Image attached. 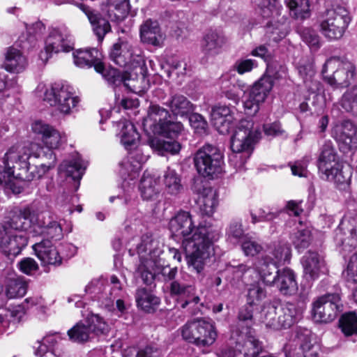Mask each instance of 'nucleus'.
<instances>
[{
    "mask_svg": "<svg viewBox=\"0 0 357 357\" xmlns=\"http://www.w3.org/2000/svg\"><path fill=\"white\" fill-rule=\"evenodd\" d=\"M114 123L120 129L121 142L124 147L127 150L135 149L139 140V134L135 126L125 119Z\"/></svg>",
    "mask_w": 357,
    "mask_h": 357,
    "instance_id": "nucleus-33",
    "label": "nucleus"
},
{
    "mask_svg": "<svg viewBox=\"0 0 357 357\" xmlns=\"http://www.w3.org/2000/svg\"><path fill=\"white\" fill-rule=\"evenodd\" d=\"M192 192L198 195L197 202L203 215H211L218 205V195L215 190L203 178L194 179Z\"/></svg>",
    "mask_w": 357,
    "mask_h": 357,
    "instance_id": "nucleus-14",
    "label": "nucleus"
},
{
    "mask_svg": "<svg viewBox=\"0 0 357 357\" xmlns=\"http://www.w3.org/2000/svg\"><path fill=\"white\" fill-rule=\"evenodd\" d=\"M255 324L252 306L246 303L238 311L236 328L240 334L247 335L252 333V327Z\"/></svg>",
    "mask_w": 357,
    "mask_h": 357,
    "instance_id": "nucleus-43",
    "label": "nucleus"
},
{
    "mask_svg": "<svg viewBox=\"0 0 357 357\" xmlns=\"http://www.w3.org/2000/svg\"><path fill=\"white\" fill-rule=\"evenodd\" d=\"M98 73L101 74L109 84L114 86H119L123 84L126 89L132 92H136L135 86L134 85H130L129 83L130 79L128 73H122L118 69L114 68H109L107 69L103 63L102 70Z\"/></svg>",
    "mask_w": 357,
    "mask_h": 357,
    "instance_id": "nucleus-39",
    "label": "nucleus"
},
{
    "mask_svg": "<svg viewBox=\"0 0 357 357\" xmlns=\"http://www.w3.org/2000/svg\"><path fill=\"white\" fill-rule=\"evenodd\" d=\"M262 322L267 328L272 330L282 329L279 316H277L276 308L274 307H268L263 314Z\"/></svg>",
    "mask_w": 357,
    "mask_h": 357,
    "instance_id": "nucleus-63",
    "label": "nucleus"
},
{
    "mask_svg": "<svg viewBox=\"0 0 357 357\" xmlns=\"http://www.w3.org/2000/svg\"><path fill=\"white\" fill-rule=\"evenodd\" d=\"M312 305L314 319L324 323L333 321L343 310L340 294L337 291L320 296Z\"/></svg>",
    "mask_w": 357,
    "mask_h": 357,
    "instance_id": "nucleus-11",
    "label": "nucleus"
},
{
    "mask_svg": "<svg viewBox=\"0 0 357 357\" xmlns=\"http://www.w3.org/2000/svg\"><path fill=\"white\" fill-rule=\"evenodd\" d=\"M282 211V210L275 211H266L261 208L258 209L257 213L250 211L251 222L252 224H257L261 222H271L278 218Z\"/></svg>",
    "mask_w": 357,
    "mask_h": 357,
    "instance_id": "nucleus-62",
    "label": "nucleus"
},
{
    "mask_svg": "<svg viewBox=\"0 0 357 357\" xmlns=\"http://www.w3.org/2000/svg\"><path fill=\"white\" fill-rule=\"evenodd\" d=\"M35 218V213L29 206L17 207L10 212L8 220L0 223V226L5 227L10 231H18L22 232L31 228L32 230L33 220Z\"/></svg>",
    "mask_w": 357,
    "mask_h": 357,
    "instance_id": "nucleus-17",
    "label": "nucleus"
},
{
    "mask_svg": "<svg viewBox=\"0 0 357 357\" xmlns=\"http://www.w3.org/2000/svg\"><path fill=\"white\" fill-rule=\"evenodd\" d=\"M139 190L144 200H151L159 193L156 179L151 175L144 174L140 180Z\"/></svg>",
    "mask_w": 357,
    "mask_h": 357,
    "instance_id": "nucleus-48",
    "label": "nucleus"
},
{
    "mask_svg": "<svg viewBox=\"0 0 357 357\" xmlns=\"http://www.w3.org/2000/svg\"><path fill=\"white\" fill-rule=\"evenodd\" d=\"M234 107L219 105L213 107L211 116L214 126L220 134H227L234 126Z\"/></svg>",
    "mask_w": 357,
    "mask_h": 357,
    "instance_id": "nucleus-23",
    "label": "nucleus"
},
{
    "mask_svg": "<svg viewBox=\"0 0 357 357\" xmlns=\"http://www.w3.org/2000/svg\"><path fill=\"white\" fill-rule=\"evenodd\" d=\"M339 103L345 112L357 118V86L347 90L342 96Z\"/></svg>",
    "mask_w": 357,
    "mask_h": 357,
    "instance_id": "nucleus-51",
    "label": "nucleus"
},
{
    "mask_svg": "<svg viewBox=\"0 0 357 357\" xmlns=\"http://www.w3.org/2000/svg\"><path fill=\"white\" fill-rule=\"evenodd\" d=\"M339 326L346 336L357 333V314L354 312L343 314L339 320Z\"/></svg>",
    "mask_w": 357,
    "mask_h": 357,
    "instance_id": "nucleus-56",
    "label": "nucleus"
},
{
    "mask_svg": "<svg viewBox=\"0 0 357 357\" xmlns=\"http://www.w3.org/2000/svg\"><path fill=\"white\" fill-rule=\"evenodd\" d=\"M31 128L34 133L41 136L43 142L47 148L52 150L61 144L62 137L53 126L42 121H37L32 124Z\"/></svg>",
    "mask_w": 357,
    "mask_h": 357,
    "instance_id": "nucleus-27",
    "label": "nucleus"
},
{
    "mask_svg": "<svg viewBox=\"0 0 357 357\" xmlns=\"http://www.w3.org/2000/svg\"><path fill=\"white\" fill-rule=\"evenodd\" d=\"M266 34L271 40L278 43L285 37L287 31L284 24L270 22L267 23Z\"/></svg>",
    "mask_w": 357,
    "mask_h": 357,
    "instance_id": "nucleus-61",
    "label": "nucleus"
},
{
    "mask_svg": "<svg viewBox=\"0 0 357 357\" xmlns=\"http://www.w3.org/2000/svg\"><path fill=\"white\" fill-rule=\"evenodd\" d=\"M220 90L222 96L232 100L235 104L240 101V95L236 90V85H232L230 82V76L224 75L220 78Z\"/></svg>",
    "mask_w": 357,
    "mask_h": 357,
    "instance_id": "nucleus-55",
    "label": "nucleus"
},
{
    "mask_svg": "<svg viewBox=\"0 0 357 357\" xmlns=\"http://www.w3.org/2000/svg\"><path fill=\"white\" fill-rule=\"evenodd\" d=\"M170 294L176 297V306L179 309L186 310L192 315H195L200 311L201 299L196 295L195 288L190 284L174 280L169 287Z\"/></svg>",
    "mask_w": 357,
    "mask_h": 357,
    "instance_id": "nucleus-12",
    "label": "nucleus"
},
{
    "mask_svg": "<svg viewBox=\"0 0 357 357\" xmlns=\"http://www.w3.org/2000/svg\"><path fill=\"white\" fill-rule=\"evenodd\" d=\"M302 316V310L296 304L286 303L281 309L279 314L282 328H289L296 324Z\"/></svg>",
    "mask_w": 357,
    "mask_h": 357,
    "instance_id": "nucleus-41",
    "label": "nucleus"
},
{
    "mask_svg": "<svg viewBox=\"0 0 357 357\" xmlns=\"http://www.w3.org/2000/svg\"><path fill=\"white\" fill-rule=\"evenodd\" d=\"M28 284L22 278L13 275L6 278L5 294L9 299L23 297L27 291Z\"/></svg>",
    "mask_w": 357,
    "mask_h": 357,
    "instance_id": "nucleus-40",
    "label": "nucleus"
},
{
    "mask_svg": "<svg viewBox=\"0 0 357 357\" xmlns=\"http://www.w3.org/2000/svg\"><path fill=\"white\" fill-rule=\"evenodd\" d=\"M25 314V309L22 305H17L0 312V335L6 333L10 328H15Z\"/></svg>",
    "mask_w": 357,
    "mask_h": 357,
    "instance_id": "nucleus-35",
    "label": "nucleus"
},
{
    "mask_svg": "<svg viewBox=\"0 0 357 357\" xmlns=\"http://www.w3.org/2000/svg\"><path fill=\"white\" fill-rule=\"evenodd\" d=\"M226 43L225 36L213 30L208 31L203 38L202 51L205 55L213 56L220 52V49Z\"/></svg>",
    "mask_w": 357,
    "mask_h": 357,
    "instance_id": "nucleus-36",
    "label": "nucleus"
},
{
    "mask_svg": "<svg viewBox=\"0 0 357 357\" xmlns=\"http://www.w3.org/2000/svg\"><path fill=\"white\" fill-rule=\"evenodd\" d=\"M250 126L246 121H240L231 138L232 153L229 155V161L236 169L244 166L253 150L255 139Z\"/></svg>",
    "mask_w": 357,
    "mask_h": 357,
    "instance_id": "nucleus-5",
    "label": "nucleus"
},
{
    "mask_svg": "<svg viewBox=\"0 0 357 357\" xmlns=\"http://www.w3.org/2000/svg\"><path fill=\"white\" fill-rule=\"evenodd\" d=\"M280 78V75L275 67L271 63L267 64L264 74L252 84L243 101V107L248 114L255 115L258 112L260 105L272 90L275 80Z\"/></svg>",
    "mask_w": 357,
    "mask_h": 357,
    "instance_id": "nucleus-3",
    "label": "nucleus"
},
{
    "mask_svg": "<svg viewBox=\"0 0 357 357\" xmlns=\"http://www.w3.org/2000/svg\"><path fill=\"white\" fill-rule=\"evenodd\" d=\"M194 163L199 175L214 178L222 172L223 155L218 147L207 144L197 150Z\"/></svg>",
    "mask_w": 357,
    "mask_h": 357,
    "instance_id": "nucleus-7",
    "label": "nucleus"
},
{
    "mask_svg": "<svg viewBox=\"0 0 357 357\" xmlns=\"http://www.w3.org/2000/svg\"><path fill=\"white\" fill-rule=\"evenodd\" d=\"M149 116L151 119L156 123L155 128L159 126L160 123H165L167 119L172 118L169 109H165L158 105H150Z\"/></svg>",
    "mask_w": 357,
    "mask_h": 357,
    "instance_id": "nucleus-60",
    "label": "nucleus"
},
{
    "mask_svg": "<svg viewBox=\"0 0 357 357\" xmlns=\"http://www.w3.org/2000/svg\"><path fill=\"white\" fill-rule=\"evenodd\" d=\"M44 100L64 114H70L79 102V98L74 96L73 88L63 81L52 84L45 92Z\"/></svg>",
    "mask_w": 357,
    "mask_h": 357,
    "instance_id": "nucleus-9",
    "label": "nucleus"
},
{
    "mask_svg": "<svg viewBox=\"0 0 357 357\" xmlns=\"http://www.w3.org/2000/svg\"><path fill=\"white\" fill-rule=\"evenodd\" d=\"M171 114L174 116H188L194 112V105L183 95L175 93L164 101Z\"/></svg>",
    "mask_w": 357,
    "mask_h": 357,
    "instance_id": "nucleus-30",
    "label": "nucleus"
},
{
    "mask_svg": "<svg viewBox=\"0 0 357 357\" xmlns=\"http://www.w3.org/2000/svg\"><path fill=\"white\" fill-rule=\"evenodd\" d=\"M245 237L241 219H232L226 230L227 241L232 244H236Z\"/></svg>",
    "mask_w": 357,
    "mask_h": 357,
    "instance_id": "nucleus-53",
    "label": "nucleus"
},
{
    "mask_svg": "<svg viewBox=\"0 0 357 357\" xmlns=\"http://www.w3.org/2000/svg\"><path fill=\"white\" fill-rule=\"evenodd\" d=\"M266 297V290L259 284H252L248 288L246 303L254 306L259 305Z\"/></svg>",
    "mask_w": 357,
    "mask_h": 357,
    "instance_id": "nucleus-57",
    "label": "nucleus"
},
{
    "mask_svg": "<svg viewBox=\"0 0 357 357\" xmlns=\"http://www.w3.org/2000/svg\"><path fill=\"white\" fill-rule=\"evenodd\" d=\"M109 59L116 65L128 68L144 65L142 50L135 43L126 38H119L110 47Z\"/></svg>",
    "mask_w": 357,
    "mask_h": 357,
    "instance_id": "nucleus-6",
    "label": "nucleus"
},
{
    "mask_svg": "<svg viewBox=\"0 0 357 357\" xmlns=\"http://www.w3.org/2000/svg\"><path fill=\"white\" fill-rule=\"evenodd\" d=\"M276 278L273 286L276 287L283 295H293L296 293L298 285L294 272L289 268H283L275 271Z\"/></svg>",
    "mask_w": 357,
    "mask_h": 357,
    "instance_id": "nucleus-31",
    "label": "nucleus"
},
{
    "mask_svg": "<svg viewBox=\"0 0 357 357\" xmlns=\"http://www.w3.org/2000/svg\"><path fill=\"white\" fill-rule=\"evenodd\" d=\"M32 248L44 266L58 267L61 265V258L58 248L54 246L51 241L42 239L40 242L34 243Z\"/></svg>",
    "mask_w": 357,
    "mask_h": 357,
    "instance_id": "nucleus-21",
    "label": "nucleus"
},
{
    "mask_svg": "<svg viewBox=\"0 0 357 357\" xmlns=\"http://www.w3.org/2000/svg\"><path fill=\"white\" fill-rule=\"evenodd\" d=\"M284 2L294 19L303 21L310 17L309 0H284Z\"/></svg>",
    "mask_w": 357,
    "mask_h": 357,
    "instance_id": "nucleus-46",
    "label": "nucleus"
},
{
    "mask_svg": "<svg viewBox=\"0 0 357 357\" xmlns=\"http://www.w3.org/2000/svg\"><path fill=\"white\" fill-rule=\"evenodd\" d=\"M251 269V266L247 264H229L226 269L228 278L234 282H238L243 279V275Z\"/></svg>",
    "mask_w": 357,
    "mask_h": 357,
    "instance_id": "nucleus-64",
    "label": "nucleus"
},
{
    "mask_svg": "<svg viewBox=\"0 0 357 357\" xmlns=\"http://www.w3.org/2000/svg\"><path fill=\"white\" fill-rule=\"evenodd\" d=\"M27 64L26 56L20 50L14 47L8 49L3 63L4 68L7 71L20 73L26 68Z\"/></svg>",
    "mask_w": 357,
    "mask_h": 357,
    "instance_id": "nucleus-37",
    "label": "nucleus"
},
{
    "mask_svg": "<svg viewBox=\"0 0 357 357\" xmlns=\"http://www.w3.org/2000/svg\"><path fill=\"white\" fill-rule=\"evenodd\" d=\"M130 151L127 158L120 164L119 173L124 181H132L137 178L142 165L148 159V156L138 149Z\"/></svg>",
    "mask_w": 357,
    "mask_h": 357,
    "instance_id": "nucleus-18",
    "label": "nucleus"
},
{
    "mask_svg": "<svg viewBox=\"0 0 357 357\" xmlns=\"http://www.w3.org/2000/svg\"><path fill=\"white\" fill-rule=\"evenodd\" d=\"M351 174L352 172L350 168H344L340 164L320 177L326 181H333L340 190H347L350 185Z\"/></svg>",
    "mask_w": 357,
    "mask_h": 357,
    "instance_id": "nucleus-32",
    "label": "nucleus"
},
{
    "mask_svg": "<svg viewBox=\"0 0 357 357\" xmlns=\"http://www.w3.org/2000/svg\"><path fill=\"white\" fill-rule=\"evenodd\" d=\"M73 36L65 28H54L50 32L45 40V50L47 54L69 52L73 50Z\"/></svg>",
    "mask_w": 357,
    "mask_h": 357,
    "instance_id": "nucleus-16",
    "label": "nucleus"
},
{
    "mask_svg": "<svg viewBox=\"0 0 357 357\" xmlns=\"http://www.w3.org/2000/svg\"><path fill=\"white\" fill-rule=\"evenodd\" d=\"M149 143L151 147L162 155L165 153L176 154L181 149V144L174 140H166L159 137H154L150 140Z\"/></svg>",
    "mask_w": 357,
    "mask_h": 357,
    "instance_id": "nucleus-47",
    "label": "nucleus"
},
{
    "mask_svg": "<svg viewBox=\"0 0 357 357\" xmlns=\"http://www.w3.org/2000/svg\"><path fill=\"white\" fill-rule=\"evenodd\" d=\"M26 234L6 229L0 226V252L9 259L19 255L27 245Z\"/></svg>",
    "mask_w": 357,
    "mask_h": 357,
    "instance_id": "nucleus-13",
    "label": "nucleus"
},
{
    "mask_svg": "<svg viewBox=\"0 0 357 357\" xmlns=\"http://www.w3.org/2000/svg\"><path fill=\"white\" fill-rule=\"evenodd\" d=\"M169 228L175 236L183 237L188 268L200 274L204 268L205 260L213 253V243L220 238V232L210 224L202 223L195 227L191 214L178 211L171 218Z\"/></svg>",
    "mask_w": 357,
    "mask_h": 357,
    "instance_id": "nucleus-1",
    "label": "nucleus"
},
{
    "mask_svg": "<svg viewBox=\"0 0 357 357\" xmlns=\"http://www.w3.org/2000/svg\"><path fill=\"white\" fill-rule=\"evenodd\" d=\"M217 338L215 327L209 321L201 319L199 335L197 337L196 346L198 347H208Z\"/></svg>",
    "mask_w": 357,
    "mask_h": 357,
    "instance_id": "nucleus-42",
    "label": "nucleus"
},
{
    "mask_svg": "<svg viewBox=\"0 0 357 357\" xmlns=\"http://www.w3.org/2000/svg\"><path fill=\"white\" fill-rule=\"evenodd\" d=\"M31 233L33 236H43V239L59 241L63 236V229L60 223L56 220H50L48 215V220H45V216L43 214L41 218L39 216L36 222L33 225Z\"/></svg>",
    "mask_w": 357,
    "mask_h": 357,
    "instance_id": "nucleus-19",
    "label": "nucleus"
},
{
    "mask_svg": "<svg viewBox=\"0 0 357 357\" xmlns=\"http://www.w3.org/2000/svg\"><path fill=\"white\" fill-rule=\"evenodd\" d=\"M86 169L84 162L81 159L78 153L73 155L71 159L63 160L59 165L58 171L61 174L66 177H71L73 181H77L75 190L79 186V181L82 179Z\"/></svg>",
    "mask_w": 357,
    "mask_h": 357,
    "instance_id": "nucleus-29",
    "label": "nucleus"
},
{
    "mask_svg": "<svg viewBox=\"0 0 357 357\" xmlns=\"http://www.w3.org/2000/svg\"><path fill=\"white\" fill-rule=\"evenodd\" d=\"M201 319L188 321L181 328V336L186 342L196 344L197 337L199 335V330Z\"/></svg>",
    "mask_w": 357,
    "mask_h": 357,
    "instance_id": "nucleus-58",
    "label": "nucleus"
},
{
    "mask_svg": "<svg viewBox=\"0 0 357 357\" xmlns=\"http://www.w3.org/2000/svg\"><path fill=\"white\" fill-rule=\"evenodd\" d=\"M301 264L305 277L309 280L317 279L320 273H324L326 270L324 259L316 252H306L301 258Z\"/></svg>",
    "mask_w": 357,
    "mask_h": 357,
    "instance_id": "nucleus-28",
    "label": "nucleus"
},
{
    "mask_svg": "<svg viewBox=\"0 0 357 357\" xmlns=\"http://www.w3.org/2000/svg\"><path fill=\"white\" fill-rule=\"evenodd\" d=\"M335 241L340 245H357V218L342 219L335 230Z\"/></svg>",
    "mask_w": 357,
    "mask_h": 357,
    "instance_id": "nucleus-24",
    "label": "nucleus"
},
{
    "mask_svg": "<svg viewBox=\"0 0 357 357\" xmlns=\"http://www.w3.org/2000/svg\"><path fill=\"white\" fill-rule=\"evenodd\" d=\"M331 136L342 152L357 148V127L351 120L337 123L332 129Z\"/></svg>",
    "mask_w": 357,
    "mask_h": 357,
    "instance_id": "nucleus-15",
    "label": "nucleus"
},
{
    "mask_svg": "<svg viewBox=\"0 0 357 357\" xmlns=\"http://www.w3.org/2000/svg\"><path fill=\"white\" fill-rule=\"evenodd\" d=\"M336 149L331 140L325 141L319 149L317 166L320 176L335 166L339 165Z\"/></svg>",
    "mask_w": 357,
    "mask_h": 357,
    "instance_id": "nucleus-25",
    "label": "nucleus"
},
{
    "mask_svg": "<svg viewBox=\"0 0 357 357\" xmlns=\"http://www.w3.org/2000/svg\"><path fill=\"white\" fill-rule=\"evenodd\" d=\"M290 239L295 248L301 252L310 245L312 241L311 231L307 228L297 229L290 235Z\"/></svg>",
    "mask_w": 357,
    "mask_h": 357,
    "instance_id": "nucleus-54",
    "label": "nucleus"
},
{
    "mask_svg": "<svg viewBox=\"0 0 357 357\" xmlns=\"http://www.w3.org/2000/svg\"><path fill=\"white\" fill-rule=\"evenodd\" d=\"M356 67L349 61L340 62L336 57H331L325 62L321 74L324 79L334 87H347L354 79Z\"/></svg>",
    "mask_w": 357,
    "mask_h": 357,
    "instance_id": "nucleus-8",
    "label": "nucleus"
},
{
    "mask_svg": "<svg viewBox=\"0 0 357 357\" xmlns=\"http://www.w3.org/2000/svg\"><path fill=\"white\" fill-rule=\"evenodd\" d=\"M139 37L144 44L155 47H162L164 45L165 34L155 20L147 19L139 27Z\"/></svg>",
    "mask_w": 357,
    "mask_h": 357,
    "instance_id": "nucleus-20",
    "label": "nucleus"
},
{
    "mask_svg": "<svg viewBox=\"0 0 357 357\" xmlns=\"http://www.w3.org/2000/svg\"><path fill=\"white\" fill-rule=\"evenodd\" d=\"M163 184L167 194L176 196L183 190L181 177L175 169L168 167L163 174Z\"/></svg>",
    "mask_w": 357,
    "mask_h": 357,
    "instance_id": "nucleus-45",
    "label": "nucleus"
},
{
    "mask_svg": "<svg viewBox=\"0 0 357 357\" xmlns=\"http://www.w3.org/2000/svg\"><path fill=\"white\" fill-rule=\"evenodd\" d=\"M351 21V17L345 7L333 5L325 11L319 22V31L328 40H337L342 38Z\"/></svg>",
    "mask_w": 357,
    "mask_h": 357,
    "instance_id": "nucleus-4",
    "label": "nucleus"
},
{
    "mask_svg": "<svg viewBox=\"0 0 357 357\" xmlns=\"http://www.w3.org/2000/svg\"><path fill=\"white\" fill-rule=\"evenodd\" d=\"M135 300L139 307L146 312H151L159 305L160 300L145 288H139L135 293Z\"/></svg>",
    "mask_w": 357,
    "mask_h": 357,
    "instance_id": "nucleus-44",
    "label": "nucleus"
},
{
    "mask_svg": "<svg viewBox=\"0 0 357 357\" xmlns=\"http://www.w3.org/2000/svg\"><path fill=\"white\" fill-rule=\"evenodd\" d=\"M342 276L349 287L357 284V252L351 257L346 270L342 272Z\"/></svg>",
    "mask_w": 357,
    "mask_h": 357,
    "instance_id": "nucleus-59",
    "label": "nucleus"
},
{
    "mask_svg": "<svg viewBox=\"0 0 357 357\" xmlns=\"http://www.w3.org/2000/svg\"><path fill=\"white\" fill-rule=\"evenodd\" d=\"M269 254L272 255L270 257V261L275 262H289L291 259V248L287 243H274L269 248Z\"/></svg>",
    "mask_w": 357,
    "mask_h": 357,
    "instance_id": "nucleus-49",
    "label": "nucleus"
},
{
    "mask_svg": "<svg viewBox=\"0 0 357 357\" xmlns=\"http://www.w3.org/2000/svg\"><path fill=\"white\" fill-rule=\"evenodd\" d=\"M98 73L101 74L109 84L114 86H119L123 84L126 89L132 92H136L135 86L134 85H130L129 83L130 79L128 73H122L118 69L114 68H109L107 69L103 63L102 70Z\"/></svg>",
    "mask_w": 357,
    "mask_h": 357,
    "instance_id": "nucleus-38",
    "label": "nucleus"
},
{
    "mask_svg": "<svg viewBox=\"0 0 357 357\" xmlns=\"http://www.w3.org/2000/svg\"><path fill=\"white\" fill-rule=\"evenodd\" d=\"M79 7L87 16L98 42L102 43L105 36L112 31L109 20L98 11L83 3L79 4Z\"/></svg>",
    "mask_w": 357,
    "mask_h": 357,
    "instance_id": "nucleus-22",
    "label": "nucleus"
},
{
    "mask_svg": "<svg viewBox=\"0 0 357 357\" xmlns=\"http://www.w3.org/2000/svg\"><path fill=\"white\" fill-rule=\"evenodd\" d=\"M20 154H26L29 155V158L31 156H33L35 158H45L51 160V162H48V164H41L40 167L37 166L38 171L41 174L39 176V178L43 176L47 172H48L51 168L54 167L56 164V156L53 151L47 146L45 148L38 144L33 143L30 145V151L29 153L24 151V153ZM36 167V165H35Z\"/></svg>",
    "mask_w": 357,
    "mask_h": 357,
    "instance_id": "nucleus-34",
    "label": "nucleus"
},
{
    "mask_svg": "<svg viewBox=\"0 0 357 357\" xmlns=\"http://www.w3.org/2000/svg\"><path fill=\"white\" fill-rule=\"evenodd\" d=\"M102 54L97 48L78 50L73 52L74 63L79 68L94 67L96 72L102 70Z\"/></svg>",
    "mask_w": 357,
    "mask_h": 357,
    "instance_id": "nucleus-26",
    "label": "nucleus"
},
{
    "mask_svg": "<svg viewBox=\"0 0 357 357\" xmlns=\"http://www.w3.org/2000/svg\"><path fill=\"white\" fill-rule=\"evenodd\" d=\"M86 323L79 322L68 331L67 334L71 342L83 344L96 336L105 334L108 331L107 324L99 315H92Z\"/></svg>",
    "mask_w": 357,
    "mask_h": 357,
    "instance_id": "nucleus-10",
    "label": "nucleus"
},
{
    "mask_svg": "<svg viewBox=\"0 0 357 357\" xmlns=\"http://www.w3.org/2000/svg\"><path fill=\"white\" fill-rule=\"evenodd\" d=\"M264 18L275 17L281 13L282 8L279 0H253Z\"/></svg>",
    "mask_w": 357,
    "mask_h": 357,
    "instance_id": "nucleus-50",
    "label": "nucleus"
},
{
    "mask_svg": "<svg viewBox=\"0 0 357 357\" xmlns=\"http://www.w3.org/2000/svg\"><path fill=\"white\" fill-rule=\"evenodd\" d=\"M183 128V124L181 122L173 121L171 118L165 123H160L155 129L159 135L169 139H174L181 133Z\"/></svg>",
    "mask_w": 357,
    "mask_h": 357,
    "instance_id": "nucleus-52",
    "label": "nucleus"
},
{
    "mask_svg": "<svg viewBox=\"0 0 357 357\" xmlns=\"http://www.w3.org/2000/svg\"><path fill=\"white\" fill-rule=\"evenodd\" d=\"M0 165V184L8 185L15 178L22 181H31L39 178L38 167L31 166L29 155L20 154L13 149L8 150Z\"/></svg>",
    "mask_w": 357,
    "mask_h": 357,
    "instance_id": "nucleus-2",
    "label": "nucleus"
}]
</instances>
